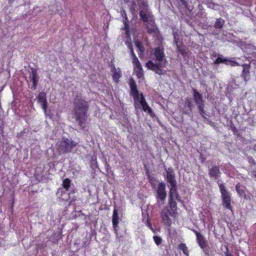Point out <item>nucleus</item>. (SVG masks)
Segmentation results:
<instances>
[{"label": "nucleus", "instance_id": "nucleus-44", "mask_svg": "<svg viewBox=\"0 0 256 256\" xmlns=\"http://www.w3.org/2000/svg\"><path fill=\"white\" fill-rule=\"evenodd\" d=\"M144 166L145 170H148V168L146 166V164H144Z\"/></svg>", "mask_w": 256, "mask_h": 256}, {"label": "nucleus", "instance_id": "nucleus-35", "mask_svg": "<svg viewBox=\"0 0 256 256\" xmlns=\"http://www.w3.org/2000/svg\"><path fill=\"white\" fill-rule=\"evenodd\" d=\"M132 64H134V66L140 64L138 59V58L136 56H132Z\"/></svg>", "mask_w": 256, "mask_h": 256}, {"label": "nucleus", "instance_id": "nucleus-17", "mask_svg": "<svg viewBox=\"0 0 256 256\" xmlns=\"http://www.w3.org/2000/svg\"><path fill=\"white\" fill-rule=\"evenodd\" d=\"M111 72H112V76L114 82L118 83L120 78L122 76V72L120 68H116L114 65L111 66Z\"/></svg>", "mask_w": 256, "mask_h": 256}, {"label": "nucleus", "instance_id": "nucleus-5", "mask_svg": "<svg viewBox=\"0 0 256 256\" xmlns=\"http://www.w3.org/2000/svg\"><path fill=\"white\" fill-rule=\"evenodd\" d=\"M76 146V143L72 140L68 138H64L59 142L58 150L62 154L71 152L72 149Z\"/></svg>", "mask_w": 256, "mask_h": 256}, {"label": "nucleus", "instance_id": "nucleus-3", "mask_svg": "<svg viewBox=\"0 0 256 256\" xmlns=\"http://www.w3.org/2000/svg\"><path fill=\"white\" fill-rule=\"evenodd\" d=\"M129 86L130 89V94L134 98L135 108H138L140 105L144 112H148L149 114H152V109L146 102L143 94L139 93L136 82L133 78L130 79Z\"/></svg>", "mask_w": 256, "mask_h": 256}, {"label": "nucleus", "instance_id": "nucleus-21", "mask_svg": "<svg viewBox=\"0 0 256 256\" xmlns=\"http://www.w3.org/2000/svg\"><path fill=\"white\" fill-rule=\"evenodd\" d=\"M192 104L188 98L186 99L184 104V110H183V113L185 114H188L190 112L192 111Z\"/></svg>", "mask_w": 256, "mask_h": 256}, {"label": "nucleus", "instance_id": "nucleus-42", "mask_svg": "<svg viewBox=\"0 0 256 256\" xmlns=\"http://www.w3.org/2000/svg\"><path fill=\"white\" fill-rule=\"evenodd\" d=\"M254 176L256 178V170L254 172Z\"/></svg>", "mask_w": 256, "mask_h": 256}, {"label": "nucleus", "instance_id": "nucleus-25", "mask_svg": "<svg viewBox=\"0 0 256 256\" xmlns=\"http://www.w3.org/2000/svg\"><path fill=\"white\" fill-rule=\"evenodd\" d=\"M228 59L226 58H224L222 56L218 57L214 62V63L216 64L224 63L228 65Z\"/></svg>", "mask_w": 256, "mask_h": 256}, {"label": "nucleus", "instance_id": "nucleus-32", "mask_svg": "<svg viewBox=\"0 0 256 256\" xmlns=\"http://www.w3.org/2000/svg\"><path fill=\"white\" fill-rule=\"evenodd\" d=\"M197 106L199 110V112L201 115L203 116L205 113L204 110V103L198 104Z\"/></svg>", "mask_w": 256, "mask_h": 256}, {"label": "nucleus", "instance_id": "nucleus-47", "mask_svg": "<svg viewBox=\"0 0 256 256\" xmlns=\"http://www.w3.org/2000/svg\"><path fill=\"white\" fill-rule=\"evenodd\" d=\"M254 161V160H251V162H250V163H251V162H252Z\"/></svg>", "mask_w": 256, "mask_h": 256}, {"label": "nucleus", "instance_id": "nucleus-22", "mask_svg": "<svg viewBox=\"0 0 256 256\" xmlns=\"http://www.w3.org/2000/svg\"><path fill=\"white\" fill-rule=\"evenodd\" d=\"M134 70L138 78H141L144 76V71L141 64L134 66Z\"/></svg>", "mask_w": 256, "mask_h": 256}, {"label": "nucleus", "instance_id": "nucleus-9", "mask_svg": "<svg viewBox=\"0 0 256 256\" xmlns=\"http://www.w3.org/2000/svg\"><path fill=\"white\" fill-rule=\"evenodd\" d=\"M166 197V184L164 182H161L158 184L156 190V198L157 200L164 202Z\"/></svg>", "mask_w": 256, "mask_h": 256}, {"label": "nucleus", "instance_id": "nucleus-45", "mask_svg": "<svg viewBox=\"0 0 256 256\" xmlns=\"http://www.w3.org/2000/svg\"><path fill=\"white\" fill-rule=\"evenodd\" d=\"M216 56V54H212V56Z\"/></svg>", "mask_w": 256, "mask_h": 256}, {"label": "nucleus", "instance_id": "nucleus-18", "mask_svg": "<svg viewBox=\"0 0 256 256\" xmlns=\"http://www.w3.org/2000/svg\"><path fill=\"white\" fill-rule=\"evenodd\" d=\"M30 78L31 82H32V88L34 90H35L36 88L38 76L37 74V70L35 68H32L31 74H30Z\"/></svg>", "mask_w": 256, "mask_h": 256}, {"label": "nucleus", "instance_id": "nucleus-40", "mask_svg": "<svg viewBox=\"0 0 256 256\" xmlns=\"http://www.w3.org/2000/svg\"><path fill=\"white\" fill-rule=\"evenodd\" d=\"M148 226L150 228L151 230H152L154 232V230L152 228V224H150V222H148Z\"/></svg>", "mask_w": 256, "mask_h": 256}, {"label": "nucleus", "instance_id": "nucleus-30", "mask_svg": "<svg viewBox=\"0 0 256 256\" xmlns=\"http://www.w3.org/2000/svg\"><path fill=\"white\" fill-rule=\"evenodd\" d=\"M60 238V234H54L51 236L52 241L54 243H57Z\"/></svg>", "mask_w": 256, "mask_h": 256}, {"label": "nucleus", "instance_id": "nucleus-8", "mask_svg": "<svg viewBox=\"0 0 256 256\" xmlns=\"http://www.w3.org/2000/svg\"><path fill=\"white\" fill-rule=\"evenodd\" d=\"M170 216V212L167 208H164L160 212V217L162 224L168 228L171 227L172 224V220Z\"/></svg>", "mask_w": 256, "mask_h": 256}, {"label": "nucleus", "instance_id": "nucleus-2", "mask_svg": "<svg viewBox=\"0 0 256 256\" xmlns=\"http://www.w3.org/2000/svg\"><path fill=\"white\" fill-rule=\"evenodd\" d=\"M154 60L158 63H154L152 60H149L146 63V66L155 73L160 75L162 74V68L165 66L167 60L165 58L164 48L162 47H157L154 48L152 52Z\"/></svg>", "mask_w": 256, "mask_h": 256}, {"label": "nucleus", "instance_id": "nucleus-19", "mask_svg": "<svg viewBox=\"0 0 256 256\" xmlns=\"http://www.w3.org/2000/svg\"><path fill=\"white\" fill-rule=\"evenodd\" d=\"M112 223L114 230L116 231V228L118 227V224L119 223V218L118 216V212L116 208H114L113 210Z\"/></svg>", "mask_w": 256, "mask_h": 256}, {"label": "nucleus", "instance_id": "nucleus-20", "mask_svg": "<svg viewBox=\"0 0 256 256\" xmlns=\"http://www.w3.org/2000/svg\"><path fill=\"white\" fill-rule=\"evenodd\" d=\"M193 97L196 105L204 103L202 94L194 88L193 89Z\"/></svg>", "mask_w": 256, "mask_h": 256}, {"label": "nucleus", "instance_id": "nucleus-13", "mask_svg": "<svg viewBox=\"0 0 256 256\" xmlns=\"http://www.w3.org/2000/svg\"><path fill=\"white\" fill-rule=\"evenodd\" d=\"M220 168L218 166H212L208 169V175L212 178L218 179L220 174Z\"/></svg>", "mask_w": 256, "mask_h": 256}, {"label": "nucleus", "instance_id": "nucleus-39", "mask_svg": "<svg viewBox=\"0 0 256 256\" xmlns=\"http://www.w3.org/2000/svg\"><path fill=\"white\" fill-rule=\"evenodd\" d=\"M230 128L234 133L238 132V130L234 126H231Z\"/></svg>", "mask_w": 256, "mask_h": 256}, {"label": "nucleus", "instance_id": "nucleus-11", "mask_svg": "<svg viewBox=\"0 0 256 256\" xmlns=\"http://www.w3.org/2000/svg\"><path fill=\"white\" fill-rule=\"evenodd\" d=\"M165 170H166V178L168 182L170 184V186L176 184L174 169L172 168H166Z\"/></svg>", "mask_w": 256, "mask_h": 256}, {"label": "nucleus", "instance_id": "nucleus-10", "mask_svg": "<svg viewBox=\"0 0 256 256\" xmlns=\"http://www.w3.org/2000/svg\"><path fill=\"white\" fill-rule=\"evenodd\" d=\"M164 208H167L168 210L170 212V216L175 218L178 215L177 203L175 200H168V206Z\"/></svg>", "mask_w": 256, "mask_h": 256}, {"label": "nucleus", "instance_id": "nucleus-31", "mask_svg": "<svg viewBox=\"0 0 256 256\" xmlns=\"http://www.w3.org/2000/svg\"><path fill=\"white\" fill-rule=\"evenodd\" d=\"M154 242L157 246L160 245L162 243V238L161 237L157 236H154L153 237Z\"/></svg>", "mask_w": 256, "mask_h": 256}, {"label": "nucleus", "instance_id": "nucleus-29", "mask_svg": "<svg viewBox=\"0 0 256 256\" xmlns=\"http://www.w3.org/2000/svg\"><path fill=\"white\" fill-rule=\"evenodd\" d=\"M123 13L124 15V30H125L126 32L128 33L130 30V28L128 24V18H127L126 14L124 10H123Z\"/></svg>", "mask_w": 256, "mask_h": 256}, {"label": "nucleus", "instance_id": "nucleus-4", "mask_svg": "<svg viewBox=\"0 0 256 256\" xmlns=\"http://www.w3.org/2000/svg\"><path fill=\"white\" fill-rule=\"evenodd\" d=\"M218 186L221 194L222 206L234 214L233 208L231 204L232 199L230 192L226 190L224 184H218Z\"/></svg>", "mask_w": 256, "mask_h": 256}, {"label": "nucleus", "instance_id": "nucleus-27", "mask_svg": "<svg viewBox=\"0 0 256 256\" xmlns=\"http://www.w3.org/2000/svg\"><path fill=\"white\" fill-rule=\"evenodd\" d=\"M178 248L182 250L183 253L186 256H188L189 252L188 247L184 243H181L178 245Z\"/></svg>", "mask_w": 256, "mask_h": 256}, {"label": "nucleus", "instance_id": "nucleus-7", "mask_svg": "<svg viewBox=\"0 0 256 256\" xmlns=\"http://www.w3.org/2000/svg\"><path fill=\"white\" fill-rule=\"evenodd\" d=\"M180 32L178 31L174 32V40L176 44L178 51L182 55L185 56L188 52V48L184 45L183 42L179 38Z\"/></svg>", "mask_w": 256, "mask_h": 256}, {"label": "nucleus", "instance_id": "nucleus-12", "mask_svg": "<svg viewBox=\"0 0 256 256\" xmlns=\"http://www.w3.org/2000/svg\"><path fill=\"white\" fill-rule=\"evenodd\" d=\"M37 100L38 102L41 104L43 110L46 113L48 108L46 94L43 92H40L37 96Z\"/></svg>", "mask_w": 256, "mask_h": 256}, {"label": "nucleus", "instance_id": "nucleus-6", "mask_svg": "<svg viewBox=\"0 0 256 256\" xmlns=\"http://www.w3.org/2000/svg\"><path fill=\"white\" fill-rule=\"evenodd\" d=\"M191 230L195 234L196 242L200 247L202 249L203 252L206 256H209L210 248L205 238L198 230L194 229H192Z\"/></svg>", "mask_w": 256, "mask_h": 256}, {"label": "nucleus", "instance_id": "nucleus-1", "mask_svg": "<svg viewBox=\"0 0 256 256\" xmlns=\"http://www.w3.org/2000/svg\"><path fill=\"white\" fill-rule=\"evenodd\" d=\"M74 116L78 125L84 128L88 118V102L81 96L76 97L73 101Z\"/></svg>", "mask_w": 256, "mask_h": 256}, {"label": "nucleus", "instance_id": "nucleus-41", "mask_svg": "<svg viewBox=\"0 0 256 256\" xmlns=\"http://www.w3.org/2000/svg\"><path fill=\"white\" fill-rule=\"evenodd\" d=\"M10 228H12V229H14V227H15V224H10Z\"/></svg>", "mask_w": 256, "mask_h": 256}, {"label": "nucleus", "instance_id": "nucleus-28", "mask_svg": "<svg viewBox=\"0 0 256 256\" xmlns=\"http://www.w3.org/2000/svg\"><path fill=\"white\" fill-rule=\"evenodd\" d=\"M62 187L66 191L68 190L70 186V180L68 178H65L62 182Z\"/></svg>", "mask_w": 256, "mask_h": 256}, {"label": "nucleus", "instance_id": "nucleus-16", "mask_svg": "<svg viewBox=\"0 0 256 256\" xmlns=\"http://www.w3.org/2000/svg\"><path fill=\"white\" fill-rule=\"evenodd\" d=\"M168 200H177L178 202L180 201V196L177 192L176 184L171 186V188L169 192Z\"/></svg>", "mask_w": 256, "mask_h": 256}, {"label": "nucleus", "instance_id": "nucleus-15", "mask_svg": "<svg viewBox=\"0 0 256 256\" xmlns=\"http://www.w3.org/2000/svg\"><path fill=\"white\" fill-rule=\"evenodd\" d=\"M140 16L141 20L146 24V26L147 29V32L148 34H152L154 32V30L153 28H150L147 24L148 22V14L144 11L141 10L140 12Z\"/></svg>", "mask_w": 256, "mask_h": 256}, {"label": "nucleus", "instance_id": "nucleus-38", "mask_svg": "<svg viewBox=\"0 0 256 256\" xmlns=\"http://www.w3.org/2000/svg\"><path fill=\"white\" fill-rule=\"evenodd\" d=\"M226 252H224V256H232V254L231 253L228 252V246H226Z\"/></svg>", "mask_w": 256, "mask_h": 256}, {"label": "nucleus", "instance_id": "nucleus-26", "mask_svg": "<svg viewBox=\"0 0 256 256\" xmlns=\"http://www.w3.org/2000/svg\"><path fill=\"white\" fill-rule=\"evenodd\" d=\"M224 23V20L222 18H217L214 24V27L216 29H222Z\"/></svg>", "mask_w": 256, "mask_h": 256}, {"label": "nucleus", "instance_id": "nucleus-24", "mask_svg": "<svg viewBox=\"0 0 256 256\" xmlns=\"http://www.w3.org/2000/svg\"><path fill=\"white\" fill-rule=\"evenodd\" d=\"M244 188V186L241 185L240 182H238L236 186V190L238 195L240 197H246V196Z\"/></svg>", "mask_w": 256, "mask_h": 256}, {"label": "nucleus", "instance_id": "nucleus-33", "mask_svg": "<svg viewBox=\"0 0 256 256\" xmlns=\"http://www.w3.org/2000/svg\"><path fill=\"white\" fill-rule=\"evenodd\" d=\"M14 196H13L12 197V200L11 204L10 206V210H8V212H10L11 213V214H12L14 212Z\"/></svg>", "mask_w": 256, "mask_h": 256}, {"label": "nucleus", "instance_id": "nucleus-14", "mask_svg": "<svg viewBox=\"0 0 256 256\" xmlns=\"http://www.w3.org/2000/svg\"><path fill=\"white\" fill-rule=\"evenodd\" d=\"M240 66H242V70L241 74V76L244 78L245 82H247L250 79V63L248 64H241Z\"/></svg>", "mask_w": 256, "mask_h": 256}, {"label": "nucleus", "instance_id": "nucleus-37", "mask_svg": "<svg viewBox=\"0 0 256 256\" xmlns=\"http://www.w3.org/2000/svg\"><path fill=\"white\" fill-rule=\"evenodd\" d=\"M128 47H129V48L130 49V55H131L132 58V56H136V54L134 52V51L133 48H132V46L130 45Z\"/></svg>", "mask_w": 256, "mask_h": 256}, {"label": "nucleus", "instance_id": "nucleus-46", "mask_svg": "<svg viewBox=\"0 0 256 256\" xmlns=\"http://www.w3.org/2000/svg\"><path fill=\"white\" fill-rule=\"evenodd\" d=\"M254 161V160H251V162H250V163H251V162H252Z\"/></svg>", "mask_w": 256, "mask_h": 256}, {"label": "nucleus", "instance_id": "nucleus-43", "mask_svg": "<svg viewBox=\"0 0 256 256\" xmlns=\"http://www.w3.org/2000/svg\"><path fill=\"white\" fill-rule=\"evenodd\" d=\"M129 0H124V2H126V3H128V2H129Z\"/></svg>", "mask_w": 256, "mask_h": 256}, {"label": "nucleus", "instance_id": "nucleus-48", "mask_svg": "<svg viewBox=\"0 0 256 256\" xmlns=\"http://www.w3.org/2000/svg\"><path fill=\"white\" fill-rule=\"evenodd\" d=\"M254 161V160H251V162H250V163H251V162H252Z\"/></svg>", "mask_w": 256, "mask_h": 256}, {"label": "nucleus", "instance_id": "nucleus-36", "mask_svg": "<svg viewBox=\"0 0 256 256\" xmlns=\"http://www.w3.org/2000/svg\"><path fill=\"white\" fill-rule=\"evenodd\" d=\"M150 183V184L151 186H152V188H155L156 186V184L157 182V180L156 178H150L149 180Z\"/></svg>", "mask_w": 256, "mask_h": 256}, {"label": "nucleus", "instance_id": "nucleus-23", "mask_svg": "<svg viewBox=\"0 0 256 256\" xmlns=\"http://www.w3.org/2000/svg\"><path fill=\"white\" fill-rule=\"evenodd\" d=\"M135 45L138 50V54L140 58L144 57V48L140 42L136 40L135 42Z\"/></svg>", "mask_w": 256, "mask_h": 256}, {"label": "nucleus", "instance_id": "nucleus-34", "mask_svg": "<svg viewBox=\"0 0 256 256\" xmlns=\"http://www.w3.org/2000/svg\"><path fill=\"white\" fill-rule=\"evenodd\" d=\"M228 62H230V64H228L232 66H240L241 65L239 64L238 62H236V60H228Z\"/></svg>", "mask_w": 256, "mask_h": 256}]
</instances>
